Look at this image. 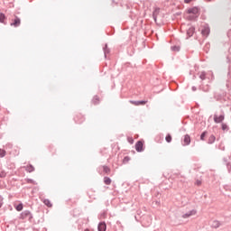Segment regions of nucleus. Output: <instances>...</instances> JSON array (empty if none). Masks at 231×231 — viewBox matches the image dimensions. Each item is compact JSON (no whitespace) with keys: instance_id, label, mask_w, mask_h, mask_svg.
Masks as SVG:
<instances>
[{"instance_id":"obj_1","label":"nucleus","mask_w":231,"mask_h":231,"mask_svg":"<svg viewBox=\"0 0 231 231\" xmlns=\"http://www.w3.org/2000/svg\"><path fill=\"white\" fill-rule=\"evenodd\" d=\"M187 13H188L189 14H193V15H195L196 17H199V7L189 8V9L187 10Z\"/></svg>"},{"instance_id":"obj_2","label":"nucleus","mask_w":231,"mask_h":231,"mask_svg":"<svg viewBox=\"0 0 231 231\" xmlns=\"http://www.w3.org/2000/svg\"><path fill=\"white\" fill-rule=\"evenodd\" d=\"M197 213H198V211H197L196 209H192L191 211H189V212H188V213L182 215V217H183L184 219H187V218H189V217H193V216H196Z\"/></svg>"},{"instance_id":"obj_3","label":"nucleus","mask_w":231,"mask_h":231,"mask_svg":"<svg viewBox=\"0 0 231 231\" xmlns=\"http://www.w3.org/2000/svg\"><path fill=\"white\" fill-rule=\"evenodd\" d=\"M20 24H21V19L15 16V18L11 23V26L17 28L20 26Z\"/></svg>"},{"instance_id":"obj_4","label":"nucleus","mask_w":231,"mask_h":231,"mask_svg":"<svg viewBox=\"0 0 231 231\" xmlns=\"http://www.w3.org/2000/svg\"><path fill=\"white\" fill-rule=\"evenodd\" d=\"M135 150L139 152L143 151V143L142 141H139L135 144Z\"/></svg>"},{"instance_id":"obj_5","label":"nucleus","mask_w":231,"mask_h":231,"mask_svg":"<svg viewBox=\"0 0 231 231\" xmlns=\"http://www.w3.org/2000/svg\"><path fill=\"white\" fill-rule=\"evenodd\" d=\"M223 120H225V116H214V122L216 124H220Z\"/></svg>"},{"instance_id":"obj_6","label":"nucleus","mask_w":231,"mask_h":231,"mask_svg":"<svg viewBox=\"0 0 231 231\" xmlns=\"http://www.w3.org/2000/svg\"><path fill=\"white\" fill-rule=\"evenodd\" d=\"M130 103L135 106H144L146 101H130Z\"/></svg>"},{"instance_id":"obj_7","label":"nucleus","mask_w":231,"mask_h":231,"mask_svg":"<svg viewBox=\"0 0 231 231\" xmlns=\"http://www.w3.org/2000/svg\"><path fill=\"white\" fill-rule=\"evenodd\" d=\"M210 29L208 27H204L202 30V35L208 37L209 35Z\"/></svg>"},{"instance_id":"obj_8","label":"nucleus","mask_w":231,"mask_h":231,"mask_svg":"<svg viewBox=\"0 0 231 231\" xmlns=\"http://www.w3.org/2000/svg\"><path fill=\"white\" fill-rule=\"evenodd\" d=\"M106 225L105 222H101L98 225V231H106Z\"/></svg>"},{"instance_id":"obj_9","label":"nucleus","mask_w":231,"mask_h":231,"mask_svg":"<svg viewBox=\"0 0 231 231\" xmlns=\"http://www.w3.org/2000/svg\"><path fill=\"white\" fill-rule=\"evenodd\" d=\"M183 142H184V145H189L190 143V136L188 134L185 135Z\"/></svg>"},{"instance_id":"obj_10","label":"nucleus","mask_w":231,"mask_h":231,"mask_svg":"<svg viewBox=\"0 0 231 231\" xmlns=\"http://www.w3.org/2000/svg\"><path fill=\"white\" fill-rule=\"evenodd\" d=\"M43 203H44V205H45L47 208H51V207H52V205H51V201H50L49 199H44V200H43Z\"/></svg>"},{"instance_id":"obj_11","label":"nucleus","mask_w":231,"mask_h":231,"mask_svg":"<svg viewBox=\"0 0 231 231\" xmlns=\"http://www.w3.org/2000/svg\"><path fill=\"white\" fill-rule=\"evenodd\" d=\"M31 213L29 211H25L22 213L23 219H25L27 217H30Z\"/></svg>"},{"instance_id":"obj_12","label":"nucleus","mask_w":231,"mask_h":231,"mask_svg":"<svg viewBox=\"0 0 231 231\" xmlns=\"http://www.w3.org/2000/svg\"><path fill=\"white\" fill-rule=\"evenodd\" d=\"M111 183H112V180L107 178V177H106L105 178V184L106 185H111Z\"/></svg>"},{"instance_id":"obj_13","label":"nucleus","mask_w":231,"mask_h":231,"mask_svg":"<svg viewBox=\"0 0 231 231\" xmlns=\"http://www.w3.org/2000/svg\"><path fill=\"white\" fill-rule=\"evenodd\" d=\"M6 155V151L0 149V158H4Z\"/></svg>"},{"instance_id":"obj_14","label":"nucleus","mask_w":231,"mask_h":231,"mask_svg":"<svg viewBox=\"0 0 231 231\" xmlns=\"http://www.w3.org/2000/svg\"><path fill=\"white\" fill-rule=\"evenodd\" d=\"M103 171H105V173L108 174L109 172H111V170L106 166H103Z\"/></svg>"},{"instance_id":"obj_15","label":"nucleus","mask_w":231,"mask_h":231,"mask_svg":"<svg viewBox=\"0 0 231 231\" xmlns=\"http://www.w3.org/2000/svg\"><path fill=\"white\" fill-rule=\"evenodd\" d=\"M15 210L22 211L23 210V204H19V205L15 206Z\"/></svg>"},{"instance_id":"obj_16","label":"nucleus","mask_w":231,"mask_h":231,"mask_svg":"<svg viewBox=\"0 0 231 231\" xmlns=\"http://www.w3.org/2000/svg\"><path fill=\"white\" fill-rule=\"evenodd\" d=\"M5 19H6V16H5L4 14H0V22L4 23Z\"/></svg>"},{"instance_id":"obj_17","label":"nucleus","mask_w":231,"mask_h":231,"mask_svg":"<svg viewBox=\"0 0 231 231\" xmlns=\"http://www.w3.org/2000/svg\"><path fill=\"white\" fill-rule=\"evenodd\" d=\"M216 136H214V135H211L210 137H209V143H213L214 142H216Z\"/></svg>"},{"instance_id":"obj_18","label":"nucleus","mask_w":231,"mask_h":231,"mask_svg":"<svg viewBox=\"0 0 231 231\" xmlns=\"http://www.w3.org/2000/svg\"><path fill=\"white\" fill-rule=\"evenodd\" d=\"M165 140H166V142L171 143V142L172 141V137L171 136V134H168V135L165 137Z\"/></svg>"},{"instance_id":"obj_19","label":"nucleus","mask_w":231,"mask_h":231,"mask_svg":"<svg viewBox=\"0 0 231 231\" xmlns=\"http://www.w3.org/2000/svg\"><path fill=\"white\" fill-rule=\"evenodd\" d=\"M98 101H99V98H98L97 97H95L93 98V103H94L95 105H97V104L98 103Z\"/></svg>"},{"instance_id":"obj_20","label":"nucleus","mask_w":231,"mask_h":231,"mask_svg":"<svg viewBox=\"0 0 231 231\" xmlns=\"http://www.w3.org/2000/svg\"><path fill=\"white\" fill-rule=\"evenodd\" d=\"M228 129L227 125L226 124H222V130L226 131Z\"/></svg>"},{"instance_id":"obj_21","label":"nucleus","mask_w":231,"mask_h":231,"mask_svg":"<svg viewBox=\"0 0 231 231\" xmlns=\"http://www.w3.org/2000/svg\"><path fill=\"white\" fill-rule=\"evenodd\" d=\"M27 171L32 172L33 171V167L32 166L27 167Z\"/></svg>"},{"instance_id":"obj_22","label":"nucleus","mask_w":231,"mask_h":231,"mask_svg":"<svg viewBox=\"0 0 231 231\" xmlns=\"http://www.w3.org/2000/svg\"><path fill=\"white\" fill-rule=\"evenodd\" d=\"M207 135V132H203V134H201V141H204L205 136Z\"/></svg>"},{"instance_id":"obj_23","label":"nucleus","mask_w":231,"mask_h":231,"mask_svg":"<svg viewBox=\"0 0 231 231\" xmlns=\"http://www.w3.org/2000/svg\"><path fill=\"white\" fill-rule=\"evenodd\" d=\"M201 184H202L201 180H196V185L200 186Z\"/></svg>"},{"instance_id":"obj_24","label":"nucleus","mask_w":231,"mask_h":231,"mask_svg":"<svg viewBox=\"0 0 231 231\" xmlns=\"http://www.w3.org/2000/svg\"><path fill=\"white\" fill-rule=\"evenodd\" d=\"M193 1H194V0H184V3L189 4V3L193 2Z\"/></svg>"},{"instance_id":"obj_25","label":"nucleus","mask_w":231,"mask_h":231,"mask_svg":"<svg viewBox=\"0 0 231 231\" xmlns=\"http://www.w3.org/2000/svg\"><path fill=\"white\" fill-rule=\"evenodd\" d=\"M2 205H3V198L0 197V208H2Z\"/></svg>"},{"instance_id":"obj_26","label":"nucleus","mask_w":231,"mask_h":231,"mask_svg":"<svg viewBox=\"0 0 231 231\" xmlns=\"http://www.w3.org/2000/svg\"><path fill=\"white\" fill-rule=\"evenodd\" d=\"M175 50H176L177 51H180L178 47H174V48H173V51H175Z\"/></svg>"},{"instance_id":"obj_27","label":"nucleus","mask_w":231,"mask_h":231,"mask_svg":"<svg viewBox=\"0 0 231 231\" xmlns=\"http://www.w3.org/2000/svg\"><path fill=\"white\" fill-rule=\"evenodd\" d=\"M125 161L128 162V161H129V157H125Z\"/></svg>"},{"instance_id":"obj_28","label":"nucleus","mask_w":231,"mask_h":231,"mask_svg":"<svg viewBox=\"0 0 231 231\" xmlns=\"http://www.w3.org/2000/svg\"><path fill=\"white\" fill-rule=\"evenodd\" d=\"M130 143H134V140L133 139H130Z\"/></svg>"},{"instance_id":"obj_29","label":"nucleus","mask_w":231,"mask_h":231,"mask_svg":"<svg viewBox=\"0 0 231 231\" xmlns=\"http://www.w3.org/2000/svg\"><path fill=\"white\" fill-rule=\"evenodd\" d=\"M84 231H89L88 229H87V230H84Z\"/></svg>"}]
</instances>
